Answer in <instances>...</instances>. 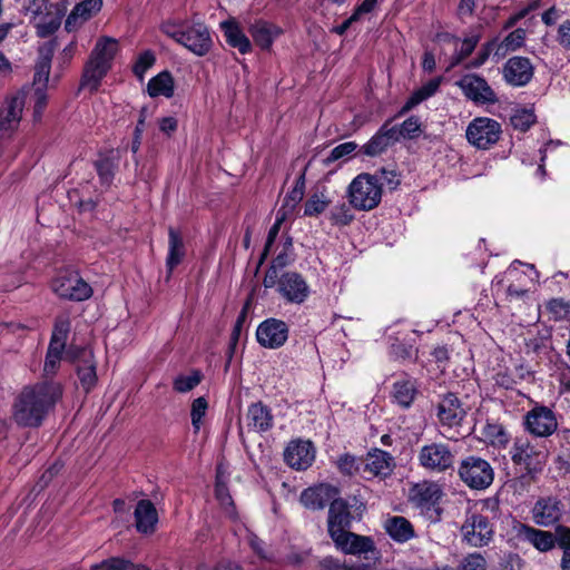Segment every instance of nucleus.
I'll return each mask as SVG.
<instances>
[{"instance_id":"f257e3e1","label":"nucleus","mask_w":570,"mask_h":570,"mask_svg":"<svg viewBox=\"0 0 570 570\" xmlns=\"http://www.w3.org/2000/svg\"><path fill=\"white\" fill-rule=\"evenodd\" d=\"M60 396L61 387L55 383L24 387L13 403L12 417L19 425L38 426Z\"/></svg>"},{"instance_id":"f03ea898","label":"nucleus","mask_w":570,"mask_h":570,"mask_svg":"<svg viewBox=\"0 0 570 570\" xmlns=\"http://www.w3.org/2000/svg\"><path fill=\"white\" fill-rule=\"evenodd\" d=\"M161 30L198 57L207 55L213 46L209 30L202 22L167 21L163 23Z\"/></svg>"},{"instance_id":"7ed1b4c3","label":"nucleus","mask_w":570,"mask_h":570,"mask_svg":"<svg viewBox=\"0 0 570 570\" xmlns=\"http://www.w3.org/2000/svg\"><path fill=\"white\" fill-rule=\"evenodd\" d=\"M117 51L118 41L116 39L109 37L99 38L85 67L82 85L91 90H96L111 68V62Z\"/></svg>"},{"instance_id":"20e7f679","label":"nucleus","mask_w":570,"mask_h":570,"mask_svg":"<svg viewBox=\"0 0 570 570\" xmlns=\"http://www.w3.org/2000/svg\"><path fill=\"white\" fill-rule=\"evenodd\" d=\"M350 203L360 210L375 208L382 198V185L377 177L360 174L348 187Z\"/></svg>"},{"instance_id":"39448f33","label":"nucleus","mask_w":570,"mask_h":570,"mask_svg":"<svg viewBox=\"0 0 570 570\" xmlns=\"http://www.w3.org/2000/svg\"><path fill=\"white\" fill-rule=\"evenodd\" d=\"M460 479L474 490L489 488L494 480V471L491 464L475 455H470L460 462L458 470Z\"/></svg>"},{"instance_id":"423d86ee","label":"nucleus","mask_w":570,"mask_h":570,"mask_svg":"<svg viewBox=\"0 0 570 570\" xmlns=\"http://www.w3.org/2000/svg\"><path fill=\"white\" fill-rule=\"evenodd\" d=\"M501 125L488 117H476L466 127L465 137L473 147L489 149L501 136Z\"/></svg>"},{"instance_id":"0eeeda50","label":"nucleus","mask_w":570,"mask_h":570,"mask_svg":"<svg viewBox=\"0 0 570 570\" xmlns=\"http://www.w3.org/2000/svg\"><path fill=\"white\" fill-rule=\"evenodd\" d=\"M493 527L485 515L478 512H466L461 535L464 542L474 548L488 546L493 539Z\"/></svg>"},{"instance_id":"6e6552de","label":"nucleus","mask_w":570,"mask_h":570,"mask_svg":"<svg viewBox=\"0 0 570 570\" xmlns=\"http://www.w3.org/2000/svg\"><path fill=\"white\" fill-rule=\"evenodd\" d=\"M417 460L424 470L442 473L453 468L454 453L448 444L433 442L420 449Z\"/></svg>"},{"instance_id":"1a4fd4ad","label":"nucleus","mask_w":570,"mask_h":570,"mask_svg":"<svg viewBox=\"0 0 570 570\" xmlns=\"http://www.w3.org/2000/svg\"><path fill=\"white\" fill-rule=\"evenodd\" d=\"M52 291L61 298L85 301L92 295L91 286L77 272H62L51 284Z\"/></svg>"},{"instance_id":"9d476101","label":"nucleus","mask_w":570,"mask_h":570,"mask_svg":"<svg viewBox=\"0 0 570 570\" xmlns=\"http://www.w3.org/2000/svg\"><path fill=\"white\" fill-rule=\"evenodd\" d=\"M67 7L63 2H43L33 11L32 24L37 35L46 38L55 33L65 16Z\"/></svg>"},{"instance_id":"9b49d317","label":"nucleus","mask_w":570,"mask_h":570,"mask_svg":"<svg viewBox=\"0 0 570 570\" xmlns=\"http://www.w3.org/2000/svg\"><path fill=\"white\" fill-rule=\"evenodd\" d=\"M510 453L512 461L522 465L529 473L541 471L547 462V451L527 439H517Z\"/></svg>"},{"instance_id":"f8f14e48","label":"nucleus","mask_w":570,"mask_h":570,"mask_svg":"<svg viewBox=\"0 0 570 570\" xmlns=\"http://www.w3.org/2000/svg\"><path fill=\"white\" fill-rule=\"evenodd\" d=\"M442 495V487L438 482L430 480L417 482L409 490V501L422 512L434 509Z\"/></svg>"},{"instance_id":"ddd939ff","label":"nucleus","mask_w":570,"mask_h":570,"mask_svg":"<svg viewBox=\"0 0 570 570\" xmlns=\"http://www.w3.org/2000/svg\"><path fill=\"white\" fill-rule=\"evenodd\" d=\"M337 550L345 554L361 556L375 552V543L371 537L360 535L348 530L330 535Z\"/></svg>"},{"instance_id":"4468645a","label":"nucleus","mask_w":570,"mask_h":570,"mask_svg":"<svg viewBox=\"0 0 570 570\" xmlns=\"http://www.w3.org/2000/svg\"><path fill=\"white\" fill-rule=\"evenodd\" d=\"M288 325L277 318H267L256 330L257 342L266 348L282 347L288 338Z\"/></svg>"},{"instance_id":"2eb2a0df","label":"nucleus","mask_w":570,"mask_h":570,"mask_svg":"<svg viewBox=\"0 0 570 570\" xmlns=\"http://www.w3.org/2000/svg\"><path fill=\"white\" fill-rule=\"evenodd\" d=\"M277 291L288 303L302 304L309 296L311 289L302 275L295 272L284 273L277 282Z\"/></svg>"},{"instance_id":"dca6fc26","label":"nucleus","mask_w":570,"mask_h":570,"mask_svg":"<svg viewBox=\"0 0 570 570\" xmlns=\"http://www.w3.org/2000/svg\"><path fill=\"white\" fill-rule=\"evenodd\" d=\"M27 94L17 92L8 97L0 108V131L2 136H10L14 131L22 117Z\"/></svg>"},{"instance_id":"f3484780","label":"nucleus","mask_w":570,"mask_h":570,"mask_svg":"<svg viewBox=\"0 0 570 570\" xmlns=\"http://www.w3.org/2000/svg\"><path fill=\"white\" fill-rule=\"evenodd\" d=\"M315 448L311 441L293 440L284 450V461L297 471L308 469L315 460Z\"/></svg>"},{"instance_id":"a211bd4d","label":"nucleus","mask_w":570,"mask_h":570,"mask_svg":"<svg viewBox=\"0 0 570 570\" xmlns=\"http://www.w3.org/2000/svg\"><path fill=\"white\" fill-rule=\"evenodd\" d=\"M527 430L535 436H549L558 428L557 417L547 406H535L529 411L524 421Z\"/></svg>"},{"instance_id":"6ab92c4d","label":"nucleus","mask_w":570,"mask_h":570,"mask_svg":"<svg viewBox=\"0 0 570 570\" xmlns=\"http://www.w3.org/2000/svg\"><path fill=\"white\" fill-rule=\"evenodd\" d=\"M465 415L466 410L454 393L443 395L436 406V416L443 426H458L462 423Z\"/></svg>"},{"instance_id":"aec40b11","label":"nucleus","mask_w":570,"mask_h":570,"mask_svg":"<svg viewBox=\"0 0 570 570\" xmlns=\"http://www.w3.org/2000/svg\"><path fill=\"white\" fill-rule=\"evenodd\" d=\"M512 530L519 540H524L531 543L540 552H548L556 546V538L549 531L539 530L512 520Z\"/></svg>"},{"instance_id":"412c9836","label":"nucleus","mask_w":570,"mask_h":570,"mask_svg":"<svg viewBox=\"0 0 570 570\" xmlns=\"http://www.w3.org/2000/svg\"><path fill=\"white\" fill-rule=\"evenodd\" d=\"M532 519L540 527H550L559 522L563 514V504L556 497L540 498L531 510Z\"/></svg>"},{"instance_id":"4be33fe9","label":"nucleus","mask_w":570,"mask_h":570,"mask_svg":"<svg viewBox=\"0 0 570 570\" xmlns=\"http://www.w3.org/2000/svg\"><path fill=\"white\" fill-rule=\"evenodd\" d=\"M463 94L475 104H493L497 101V96L488 82L475 75L465 76L459 82Z\"/></svg>"},{"instance_id":"5701e85b","label":"nucleus","mask_w":570,"mask_h":570,"mask_svg":"<svg viewBox=\"0 0 570 570\" xmlns=\"http://www.w3.org/2000/svg\"><path fill=\"white\" fill-rule=\"evenodd\" d=\"M534 68L525 57H512L503 66L504 80L514 87L527 85L533 77Z\"/></svg>"},{"instance_id":"b1692460","label":"nucleus","mask_w":570,"mask_h":570,"mask_svg":"<svg viewBox=\"0 0 570 570\" xmlns=\"http://www.w3.org/2000/svg\"><path fill=\"white\" fill-rule=\"evenodd\" d=\"M337 488L322 483L304 490L301 494V502L307 509L321 510L337 500Z\"/></svg>"},{"instance_id":"393cba45","label":"nucleus","mask_w":570,"mask_h":570,"mask_svg":"<svg viewBox=\"0 0 570 570\" xmlns=\"http://www.w3.org/2000/svg\"><path fill=\"white\" fill-rule=\"evenodd\" d=\"M273 424L274 417L268 406L262 402L248 406L245 414V426L249 432L264 433L269 431Z\"/></svg>"},{"instance_id":"a878e982","label":"nucleus","mask_w":570,"mask_h":570,"mask_svg":"<svg viewBox=\"0 0 570 570\" xmlns=\"http://www.w3.org/2000/svg\"><path fill=\"white\" fill-rule=\"evenodd\" d=\"M102 7V0H82L77 3L70 13L68 14L65 29L68 32L76 31L79 29L86 21L92 18L96 13L100 11Z\"/></svg>"},{"instance_id":"bb28decb","label":"nucleus","mask_w":570,"mask_h":570,"mask_svg":"<svg viewBox=\"0 0 570 570\" xmlns=\"http://www.w3.org/2000/svg\"><path fill=\"white\" fill-rule=\"evenodd\" d=\"M56 40H51L39 48V57L36 65V72L33 77V90H46L51 69V60L56 50Z\"/></svg>"},{"instance_id":"cd10ccee","label":"nucleus","mask_w":570,"mask_h":570,"mask_svg":"<svg viewBox=\"0 0 570 570\" xmlns=\"http://www.w3.org/2000/svg\"><path fill=\"white\" fill-rule=\"evenodd\" d=\"M397 141V127L384 124L380 130L362 146L361 151L370 157L381 155L389 146Z\"/></svg>"},{"instance_id":"c85d7f7f","label":"nucleus","mask_w":570,"mask_h":570,"mask_svg":"<svg viewBox=\"0 0 570 570\" xmlns=\"http://www.w3.org/2000/svg\"><path fill=\"white\" fill-rule=\"evenodd\" d=\"M77 374L82 389L89 392L97 383L96 361L88 348H82L77 355Z\"/></svg>"},{"instance_id":"c756f323","label":"nucleus","mask_w":570,"mask_h":570,"mask_svg":"<svg viewBox=\"0 0 570 570\" xmlns=\"http://www.w3.org/2000/svg\"><path fill=\"white\" fill-rule=\"evenodd\" d=\"M352 524V515L348 509L347 503L337 499L334 500L328 509V520H327V531L328 535L332 533L346 531L351 528Z\"/></svg>"},{"instance_id":"7c9ffc66","label":"nucleus","mask_w":570,"mask_h":570,"mask_svg":"<svg viewBox=\"0 0 570 570\" xmlns=\"http://www.w3.org/2000/svg\"><path fill=\"white\" fill-rule=\"evenodd\" d=\"M383 528L392 540L404 543L415 537L412 523L404 517L393 515L384 520Z\"/></svg>"},{"instance_id":"2f4dec72","label":"nucleus","mask_w":570,"mask_h":570,"mask_svg":"<svg viewBox=\"0 0 570 570\" xmlns=\"http://www.w3.org/2000/svg\"><path fill=\"white\" fill-rule=\"evenodd\" d=\"M136 528L141 533H153L158 522V513L149 500L138 501L135 509Z\"/></svg>"},{"instance_id":"473e14b6","label":"nucleus","mask_w":570,"mask_h":570,"mask_svg":"<svg viewBox=\"0 0 570 570\" xmlns=\"http://www.w3.org/2000/svg\"><path fill=\"white\" fill-rule=\"evenodd\" d=\"M220 29L224 32L226 42L236 48L242 55L248 53L252 50V43L248 37L244 33L239 24L234 19L220 22Z\"/></svg>"},{"instance_id":"72a5a7b5","label":"nucleus","mask_w":570,"mask_h":570,"mask_svg":"<svg viewBox=\"0 0 570 570\" xmlns=\"http://www.w3.org/2000/svg\"><path fill=\"white\" fill-rule=\"evenodd\" d=\"M249 33L258 47L267 50L272 47L274 40L283 33V30L273 23L258 20L249 27Z\"/></svg>"},{"instance_id":"f704fd0d","label":"nucleus","mask_w":570,"mask_h":570,"mask_svg":"<svg viewBox=\"0 0 570 570\" xmlns=\"http://www.w3.org/2000/svg\"><path fill=\"white\" fill-rule=\"evenodd\" d=\"M393 465L390 453L375 449L366 456L365 470L375 476H386L392 472Z\"/></svg>"},{"instance_id":"c9c22d12","label":"nucleus","mask_w":570,"mask_h":570,"mask_svg":"<svg viewBox=\"0 0 570 570\" xmlns=\"http://www.w3.org/2000/svg\"><path fill=\"white\" fill-rule=\"evenodd\" d=\"M147 92L151 98H171L175 92V80L170 72L161 71L147 83Z\"/></svg>"},{"instance_id":"e433bc0d","label":"nucleus","mask_w":570,"mask_h":570,"mask_svg":"<svg viewBox=\"0 0 570 570\" xmlns=\"http://www.w3.org/2000/svg\"><path fill=\"white\" fill-rule=\"evenodd\" d=\"M442 80H443L442 77L433 78V79L429 80L426 83H424L423 86H421L419 89L413 91V94L406 100V102L404 104V106L402 107L400 112L405 114V112L410 111L411 109H413L419 104H421L422 101L434 96L438 92V90L442 83Z\"/></svg>"},{"instance_id":"4c0bfd02","label":"nucleus","mask_w":570,"mask_h":570,"mask_svg":"<svg viewBox=\"0 0 570 570\" xmlns=\"http://www.w3.org/2000/svg\"><path fill=\"white\" fill-rule=\"evenodd\" d=\"M168 238V255L166 265L169 273H171L173 269L183 261L185 256V248L183 238L174 228H169Z\"/></svg>"},{"instance_id":"58836bf2","label":"nucleus","mask_w":570,"mask_h":570,"mask_svg":"<svg viewBox=\"0 0 570 570\" xmlns=\"http://www.w3.org/2000/svg\"><path fill=\"white\" fill-rule=\"evenodd\" d=\"M416 386L413 380L402 379L393 384L392 397L403 407H409L415 397Z\"/></svg>"},{"instance_id":"ea45409f","label":"nucleus","mask_w":570,"mask_h":570,"mask_svg":"<svg viewBox=\"0 0 570 570\" xmlns=\"http://www.w3.org/2000/svg\"><path fill=\"white\" fill-rule=\"evenodd\" d=\"M305 193V178L304 175L299 176L292 188L291 191L287 193V195L283 199V204L281 208L278 209L279 214H285V216H289L293 214L296 206L299 204V202L303 199Z\"/></svg>"},{"instance_id":"a19ab883","label":"nucleus","mask_w":570,"mask_h":570,"mask_svg":"<svg viewBox=\"0 0 570 570\" xmlns=\"http://www.w3.org/2000/svg\"><path fill=\"white\" fill-rule=\"evenodd\" d=\"M203 380L199 371H191L188 374H180L173 382L174 390L178 393H187L194 390Z\"/></svg>"},{"instance_id":"79ce46f5","label":"nucleus","mask_w":570,"mask_h":570,"mask_svg":"<svg viewBox=\"0 0 570 570\" xmlns=\"http://www.w3.org/2000/svg\"><path fill=\"white\" fill-rule=\"evenodd\" d=\"M91 570H149L144 564H135L120 558H110L99 564H94Z\"/></svg>"},{"instance_id":"37998d69","label":"nucleus","mask_w":570,"mask_h":570,"mask_svg":"<svg viewBox=\"0 0 570 570\" xmlns=\"http://www.w3.org/2000/svg\"><path fill=\"white\" fill-rule=\"evenodd\" d=\"M357 147L358 145L355 141L340 144L331 150L330 155L324 159V164L331 165L338 160H347L356 151Z\"/></svg>"},{"instance_id":"c03bdc74","label":"nucleus","mask_w":570,"mask_h":570,"mask_svg":"<svg viewBox=\"0 0 570 570\" xmlns=\"http://www.w3.org/2000/svg\"><path fill=\"white\" fill-rule=\"evenodd\" d=\"M330 199L324 193L313 194L305 203L304 215L305 216H318L330 205Z\"/></svg>"},{"instance_id":"a18cd8bd","label":"nucleus","mask_w":570,"mask_h":570,"mask_svg":"<svg viewBox=\"0 0 570 570\" xmlns=\"http://www.w3.org/2000/svg\"><path fill=\"white\" fill-rule=\"evenodd\" d=\"M63 351L65 347L49 344L43 366V372L47 376H52L56 374L62 360Z\"/></svg>"},{"instance_id":"49530a36","label":"nucleus","mask_w":570,"mask_h":570,"mask_svg":"<svg viewBox=\"0 0 570 570\" xmlns=\"http://www.w3.org/2000/svg\"><path fill=\"white\" fill-rule=\"evenodd\" d=\"M208 403L205 397L200 396L193 401L190 409L191 425L195 433H198L206 415Z\"/></svg>"},{"instance_id":"de8ad7c7","label":"nucleus","mask_w":570,"mask_h":570,"mask_svg":"<svg viewBox=\"0 0 570 570\" xmlns=\"http://www.w3.org/2000/svg\"><path fill=\"white\" fill-rule=\"evenodd\" d=\"M480 39L481 36L479 33L464 38L461 41L460 48L455 51L452 65H458L466 59L474 51Z\"/></svg>"},{"instance_id":"09e8293b","label":"nucleus","mask_w":570,"mask_h":570,"mask_svg":"<svg viewBox=\"0 0 570 570\" xmlns=\"http://www.w3.org/2000/svg\"><path fill=\"white\" fill-rule=\"evenodd\" d=\"M69 330H70V322L67 317L57 318V321L55 323L50 344L65 347Z\"/></svg>"},{"instance_id":"8fccbe9b","label":"nucleus","mask_w":570,"mask_h":570,"mask_svg":"<svg viewBox=\"0 0 570 570\" xmlns=\"http://www.w3.org/2000/svg\"><path fill=\"white\" fill-rule=\"evenodd\" d=\"M535 122V115L531 109H519L511 117V124L521 131L528 130Z\"/></svg>"},{"instance_id":"3c124183","label":"nucleus","mask_w":570,"mask_h":570,"mask_svg":"<svg viewBox=\"0 0 570 570\" xmlns=\"http://www.w3.org/2000/svg\"><path fill=\"white\" fill-rule=\"evenodd\" d=\"M456 570H488V562L481 553L474 552L464 557Z\"/></svg>"},{"instance_id":"603ef678","label":"nucleus","mask_w":570,"mask_h":570,"mask_svg":"<svg viewBox=\"0 0 570 570\" xmlns=\"http://www.w3.org/2000/svg\"><path fill=\"white\" fill-rule=\"evenodd\" d=\"M547 311L554 321H562L568 317L570 305L561 298H553L547 303Z\"/></svg>"},{"instance_id":"864d4df0","label":"nucleus","mask_w":570,"mask_h":570,"mask_svg":"<svg viewBox=\"0 0 570 570\" xmlns=\"http://www.w3.org/2000/svg\"><path fill=\"white\" fill-rule=\"evenodd\" d=\"M154 63H155V55L151 51L147 50L138 56V58L132 67V71L139 80H142L146 71L149 68H151Z\"/></svg>"},{"instance_id":"5fc2aeb1","label":"nucleus","mask_w":570,"mask_h":570,"mask_svg":"<svg viewBox=\"0 0 570 570\" xmlns=\"http://www.w3.org/2000/svg\"><path fill=\"white\" fill-rule=\"evenodd\" d=\"M421 132V122L417 117L412 116L404 120L397 128V139L400 137L415 138Z\"/></svg>"},{"instance_id":"6e6d98bb","label":"nucleus","mask_w":570,"mask_h":570,"mask_svg":"<svg viewBox=\"0 0 570 570\" xmlns=\"http://www.w3.org/2000/svg\"><path fill=\"white\" fill-rule=\"evenodd\" d=\"M379 7V0H363L353 11L352 20L362 21Z\"/></svg>"},{"instance_id":"4d7b16f0","label":"nucleus","mask_w":570,"mask_h":570,"mask_svg":"<svg viewBox=\"0 0 570 570\" xmlns=\"http://www.w3.org/2000/svg\"><path fill=\"white\" fill-rule=\"evenodd\" d=\"M524 39L525 31L519 28L510 32L503 40L502 45L505 47L507 50H515L523 45Z\"/></svg>"},{"instance_id":"13d9d810","label":"nucleus","mask_w":570,"mask_h":570,"mask_svg":"<svg viewBox=\"0 0 570 570\" xmlns=\"http://www.w3.org/2000/svg\"><path fill=\"white\" fill-rule=\"evenodd\" d=\"M31 99L33 100V118L38 121L47 106L46 90H33Z\"/></svg>"},{"instance_id":"bf43d9fd","label":"nucleus","mask_w":570,"mask_h":570,"mask_svg":"<svg viewBox=\"0 0 570 570\" xmlns=\"http://www.w3.org/2000/svg\"><path fill=\"white\" fill-rule=\"evenodd\" d=\"M98 175L104 184H109L114 177L115 166L109 159H101L96 164Z\"/></svg>"},{"instance_id":"052dcab7","label":"nucleus","mask_w":570,"mask_h":570,"mask_svg":"<svg viewBox=\"0 0 570 570\" xmlns=\"http://www.w3.org/2000/svg\"><path fill=\"white\" fill-rule=\"evenodd\" d=\"M216 499L227 513L233 512V500L227 489V484L215 485Z\"/></svg>"},{"instance_id":"680f3d73","label":"nucleus","mask_w":570,"mask_h":570,"mask_svg":"<svg viewBox=\"0 0 570 570\" xmlns=\"http://www.w3.org/2000/svg\"><path fill=\"white\" fill-rule=\"evenodd\" d=\"M494 47H495V42L494 41H489V42L484 43L480 48V50L478 51L476 57L474 58V60H472L470 62V67H472V68L481 67L489 59V57L492 53Z\"/></svg>"},{"instance_id":"e2e57ef3","label":"nucleus","mask_w":570,"mask_h":570,"mask_svg":"<svg viewBox=\"0 0 570 570\" xmlns=\"http://www.w3.org/2000/svg\"><path fill=\"white\" fill-rule=\"evenodd\" d=\"M556 543L561 548L564 552H570V528L564 525H559L556 529Z\"/></svg>"},{"instance_id":"0e129e2a","label":"nucleus","mask_w":570,"mask_h":570,"mask_svg":"<svg viewBox=\"0 0 570 570\" xmlns=\"http://www.w3.org/2000/svg\"><path fill=\"white\" fill-rule=\"evenodd\" d=\"M332 219L337 225H347L352 222L353 215L350 208L343 204L342 206L333 209Z\"/></svg>"},{"instance_id":"69168bd1","label":"nucleus","mask_w":570,"mask_h":570,"mask_svg":"<svg viewBox=\"0 0 570 570\" xmlns=\"http://www.w3.org/2000/svg\"><path fill=\"white\" fill-rule=\"evenodd\" d=\"M337 466L342 473L347 475H352L357 470L356 460L350 454L340 456Z\"/></svg>"},{"instance_id":"338daca9","label":"nucleus","mask_w":570,"mask_h":570,"mask_svg":"<svg viewBox=\"0 0 570 570\" xmlns=\"http://www.w3.org/2000/svg\"><path fill=\"white\" fill-rule=\"evenodd\" d=\"M557 41L561 47L570 49V20H566L559 26Z\"/></svg>"},{"instance_id":"774afa93","label":"nucleus","mask_w":570,"mask_h":570,"mask_svg":"<svg viewBox=\"0 0 570 570\" xmlns=\"http://www.w3.org/2000/svg\"><path fill=\"white\" fill-rule=\"evenodd\" d=\"M320 564L323 570H357L355 567L342 564L337 559L333 557H325L320 562Z\"/></svg>"}]
</instances>
